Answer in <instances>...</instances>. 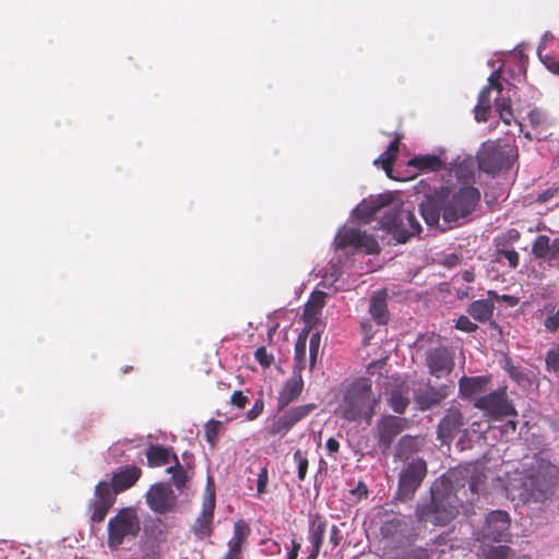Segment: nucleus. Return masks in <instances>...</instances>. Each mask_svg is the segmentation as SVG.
Segmentation results:
<instances>
[{
    "label": "nucleus",
    "instance_id": "ea45409f",
    "mask_svg": "<svg viewBox=\"0 0 559 559\" xmlns=\"http://www.w3.org/2000/svg\"><path fill=\"white\" fill-rule=\"evenodd\" d=\"M408 404H409V400L406 396H404V394L402 392H400V391L391 392V395L389 399V405L395 413L404 414Z\"/></svg>",
    "mask_w": 559,
    "mask_h": 559
},
{
    "label": "nucleus",
    "instance_id": "0eeeda50",
    "mask_svg": "<svg viewBox=\"0 0 559 559\" xmlns=\"http://www.w3.org/2000/svg\"><path fill=\"white\" fill-rule=\"evenodd\" d=\"M427 475V464L423 459L413 460L400 473L395 499L409 501L414 498Z\"/></svg>",
    "mask_w": 559,
    "mask_h": 559
},
{
    "label": "nucleus",
    "instance_id": "a211bd4d",
    "mask_svg": "<svg viewBox=\"0 0 559 559\" xmlns=\"http://www.w3.org/2000/svg\"><path fill=\"white\" fill-rule=\"evenodd\" d=\"M464 425V417L460 408L450 407L438 425V439L442 442L452 440Z\"/></svg>",
    "mask_w": 559,
    "mask_h": 559
},
{
    "label": "nucleus",
    "instance_id": "6e6552de",
    "mask_svg": "<svg viewBox=\"0 0 559 559\" xmlns=\"http://www.w3.org/2000/svg\"><path fill=\"white\" fill-rule=\"evenodd\" d=\"M514 150L509 145L487 144L478 154L479 168L488 174H497L511 168Z\"/></svg>",
    "mask_w": 559,
    "mask_h": 559
},
{
    "label": "nucleus",
    "instance_id": "603ef678",
    "mask_svg": "<svg viewBox=\"0 0 559 559\" xmlns=\"http://www.w3.org/2000/svg\"><path fill=\"white\" fill-rule=\"evenodd\" d=\"M247 402L248 397L243 394L242 391L237 390L230 396V404L237 408H245Z\"/></svg>",
    "mask_w": 559,
    "mask_h": 559
},
{
    "label": "nucleus",
    "instance_id": "5701e85b",
    "mask_svg": "<svg viewBox=\"0 0 559 559\" xmlns=\"http://www.w3.org/2000/svg\"><path fill=\"white\" fill-rule=\"evenodd\" d=\"M388 293L385 289L372 294L369 305V313L378 324H386L389 310L386 305Z\"/></svg>",
    "mask_w": 559,
    "mask_h": 559
},
{
    "label": "nucleus",
    "instance_id": "09e8293b",
    "mask_svg": "<svg viewBox=\"0 0 559 559\" xmlns=\"http://www.w3.org/2000/svg\"><path fill=\"white\" fill-rule=\"evenodd\" d=\"M486 476L484 473H475L469 480V490L473 493H478L485 486Z\"/></svg>",
    "mask_w": 559,
    "mask_h": 559
},
{
    "label": "nucleus",
    "instance_id": "9d476101",
    "mask_svg": "<svg viewBox=\"0 0 559 559\" xmlns=\"http://www.w3.org/2000/svg\"><path fill=\"white\" fill-rule=\"evenodd\" d=\"M334 245L336 249L353 247L367 254L380 252V246L374 236L354 227L341 228L334 238Z\"/></svg>",
    "mask_w": 559,
    "mask_h": 559
},
{
    "label": "nucleus",
    "instance_id": "ddd939ff",
    "mask_svg": "<svg viewBox=\"0 0 559 559\" xmlns=\"http://www.w3.org/2000/svg\"><path fill=\"white\" fill-rule=\"evenodd\" d=\"M318 407L314 403L294 406L286 409L278 418H276L269 430L271 436H284L295 425L307 418Z\"/></svg>",
    "mask_w": 559,
    "mask_h": 559
},
{
    "label": "nucleus",
    "instance_id": "8fccbe9b",
    "mask_svg": "<svg viewBox=\"0 0 559 559\" xmlns=\"http://www.w3.org/2000/svg\"><path fill=\"white\" fill-rule=\"evenodd\" d=\"M528 121L533 127H545L546 116L540 109H533L528 112Z\"/></svg>",
    "mask_w": 559,
    "mask_h": 559
},
{
    "label": "nucleus",
    "instance_id": "37998d69",
    "mask_svg": "<svg viewBox=\"0 0 559 559\" xmlns=\"http://www.w3.org/2000/svg\"><path fill=\"white\" fill-rule=\"evenodd\" d=\"M321 342V335L319 332L313 333L310 336V343H309V364L310 368L312 369L316 365L317 357L319 354V347Z\"/></svg>",
    "mask_w": 559,
    "mask_h": 559
},
{
    "label": "nucleus",
    "instance_id": "f3484780",
    "mask_svg": "<svg viewBox=\"0 0 559 559\" xmlns=\"http://www.w3.org/2000/svg\"><path fill=\"white\" fill-rule=\"evenodd\" d=\"M426 360L430 373L437 378L450 374L454 368L453 357L447 347L429 350Z\"/></svg>",
    "mask_w": 559,
    "mask_h": 559
},
{
    "label": "nucleus",
    "instance_id": "cd10ccee",
    "mask_svg": "<svg viewBox=\"0 0 559 559\" xmlns=\"http://www.w3.org/2000/svg\"><path fill=\"white\" fill-rule=\"evenodd\" d=\"M325 297L326 294L324 292H317L311 295L304 309V319L307 323L310 324L318 319L325 305Z\"/></svg>",
    "mask_w": 559,
    "mask_h": 559
},
{
    "label": "nucleus",
    "instance_id": "dca6fc26",
    "mask_svg": "<svg viewBox=\"0 0 559 559\" xmlns=\"http://www.w3.org/2000/svg\"><path fill=\"white\" fill-rule=\"evenodd\" d=\"M215 501V492L213 490L204 497L202 511L192 526V532L199 539L210 537L213 533Z\"/></svg>",
    "mask_w": 559,
    "mask_h": 559
},
{
    "label": "nucleus",
    "instance_id": "a19ab883",
    "mask_svg": "<svg viewBox=\"0 0 559 559\" xmlns=\"http://www.w3.org/2000/svg\"><path fill=\"white\" fill-rule=\"evenodd\" d=\"M294 461L297 464V476H298V479L302 481L306 478V475H307V472H308V466H309V461H308V457H307V453L301 451L300 449H297L294 452Z\"/></svg>",
    "mask_w": 559,
    "mask_h": 559
},
{
    "label": "nucleus",
    "instance_id": "e2e57ef3",
    "mask_svg": "<svg viewBox=\"0 0 559 559\" xmlns=\"http://www.w3.org/2000/svg\"><path fill=\"white\" fill-rule=\"evenodd\" d=\"M300 548H301L300 543H298L297 540L293 539V542H292V549L290 550L299 554Z\"/></svg>",
    "mask_w": 559,
    "mask_h": 559
},
{
    "label": "nucleus",
    "instance_id": "774afa93",
    "mask_svg": "<svg viewBox=\"0 0 559 559\" xmlns=\"http://www.w3.org/2000/svg\"><path fill=\"white\" fill-rule=\"evenodd\" d=\"M362 484H359V486L356 488V490L362 491Z\"/></svg>",
    "mask_w": 559,
    "mask_h": 559
},
{
    "label": "nucleus",
    "instance_id": "de8ad7c7",
    "mask_svg": "<svg viewBox=\"0 0 559 559\" xmlns=\"http://www.w3.org/2000/svg\"><path fill=\"white\" fill-rule=\"evenodd\" d=\"M455 328L466 333H473L478 329V325L469 320L466 316H461L455 323Z\"/></svg>",
    "mask_w": 559,
    "mask_h": 559
},
{
    "label": "nucleus",
    "instance_id": "a878e982",
    "mask_svg": "<svg viewBox=\"0 0 559 559\" xmlns=\"http://www.w3.org/2000/svg\"><path fill=\"white\" fill-rule=\"evenodd\" d=\"M495 310V304L490 299H479L473 301L468 308L467 313L478 322H487L491 319Z\"/></svg>",
    "mask_w": 559,
    "mask_h": 559
},
{
    "label": "nucleus",
    "instance_id": "39448f33",
    "mask_svg": "<svg viewBox=\"0 0 559 559\" xmlns=\"http://www.w3.org/2000/svg\"><path fill=\"white\" fill-rule=\"evenodd\" d=\"M559 476V468L549 461L539 459L523 478V495L535 501L552 495Z\"/></svg>",
    "mask_w": 559,
    "mask_h": 559
},
{
    "label": "nucleus",
    "instance_id": "412c9836",
    "mask_svg": "<svg viewBox=\"0 0 559 559\" xmlns=\"http://www.w3.org/2000/svg\"><path fill=\"white\" fill-rule=\"evenodd\" d=\"M532 254L536 259L546 260L549 265H555V261L559 260V237L550 242L547 235L537 236L532 245Z\"/></svg>",
    "mask_w": 559,
    "mask_h": 559
},
{
    "label": "nucleus",
    "instance_id": "c9c22d12",
    "mask_svg": "<svg viewBox=\"0 0 559 559\" xmlns=\"http://www.w3.org/2000/svg\"><path fill=\"white\" fill-rule=\"evenodd\" d=\"M251 530L245 520H238L234 523L233 536L229 542L245 545L250 536Z\"/></svg>",
    "mask_w": 559,
    "mask_h": 559
},
{
    "label": "nucleus",
    "instance_id": "b1692460",
    "mask_svg": "<svg viewBox=\"0 0 559 559\" xmlns=\"http://www.w3.org/2000/svg\"><path fill=\"white\" fill-rule=\"evenodd\" d=\"M448 395L447 386L435 388L428 385L416 395V403L420 411L430 409L432 406L438 405Z\"/></svg>",
    "mask_w": 559,
    "mask_h": 559
},
{
    "label": "nucleus",
    "instance_id": "423d86ee",
    "mask_svg": "<svg viewBox=\"0 0 559 559\" xmlns=\"http://www.w3.org/2000/svg\"><path fill=\"white\" fill-rule=\"evenodd\" d=\"M141 530V521L133 508H122L109 519L107 524V545L110 550H117L124 540L134 539Z\"/></svg>",
    "mask_w": 559,
    "mask_h": 559
},
{
    "label": "nucleus",
    "instance_id": "a18cd8bd",
    "mask_svg": "<svg viewBox=\"0 0 559 559\" xmlns=\"http://www.w3.org/2000/svg\"><path fill=\"white\" fill-rule=\"evenodd\" d=\"M267 484H269V469L267 466H263L257 479V496L261 497L267 492Z\"/></svg>",
    "mask_w": 559,
    "mask_h": 559
},
{
    "label": "nucleus",
    "instance_id": "f257e3e1",
    "mask_svg": "<svg viewBox=\"0 0 559 559\" xmlns=\"http://www.w3.org/2000/svg\"><path fill=\"white\" fill-rule=\"evenodd\" d=\"M480 200V192L472 186L440 187L425 197L419 210L428 226H437L440 217L455 223L468 216Z\"/></svg>",
    "mask_w": 559,
    "mask_h": 559
},
{
    "label": "nucleus",
    "instance_id": "680f3d73",
    "mask_svg": "<svg viewBox=\"0 0 559 559\" xmlns=\"http://www.w3.org/2000/svg\"><path fill=\"white\" fill-rule=\"evenodd\" d=\"M462 278L464 282L466 283H472L474 282L475 280V273L474 271L472 270H465L463 273H462Z\"/></svg>",
    "mask_w": 559,
    "mask_h": 559
},
{
    "label": "nucleus",
    "instance_id": "4c0bfd02",
    "mask_svg": "<svg viewBox=\"0 0 559 559\" xmlns=\"http://www.w3.org/2000/svg\"><path fill=\"white\" fill-rule=\"evenodd\" d=\"M415 451L416 438L405 435L397 442L395 456L399 459H407Z\"/></svg>",
    "mask_w": 559,
    "mask_h": 559
},
{
    "label": "nucleus",
    "instance_id": "393cba45",
    "mask_svg": "<svg viewBox=\"0 0 559 559\" xmlns=\"http://www.w3.org/2000/svg\"><path fill=\"white\" fill-rule=\"evenodd\" d=\"M488 383L485 377H462L459 381V391L463 399H471L485 390Z\"/></svg>",
    "mask_w": 559,
    "mask_h": 559
},
{
    "label": "nucleus",
    "instance_id": "6ab92c4d",
    "mask_svg": "<svg viewBox=\"0 0 559 559\" xmlns=\"http://www.w3.org/2000/svg\"><path fill=\"white\" fill-rule=\"evenodd\" d=\"M141 476L142 469L140 467L127 465L114 473L108 484L110 485L112 493L116 496L133 487Z\"/></svg>",
    "mask_w": 559,
    "mask_h": 559
},
{
    "label": "nucleus",
    "instance_id": "bf43d9fd",
    "mask_svg": "<svg viewBox=\"0 0 559 559\" xmlns=\"http://www.w3.org/2000/svg\"><path fill=\"white\" fill-rule=\"evenodd\" d=\"M325 447L330 455L336 454L340 451V442L335 438H329Z\"/></svg>",
    "mask_w": 559,
    "mask_h": 559
},
{
    "label": "nucleus",
    "instance_id": "20e7f679",
    "mask_svg": "<svg viewBox=\"0 0 559 559\" xmlns=\"http://www.w3.org/2000/svg\"><path fill=\"white\" fill-rule=\"evenodd\" d=\"M380 226L390 234L397 243H405L423 230L415 213L403 204H393L384 212Z\"/></svg>",
    "mask_w": 559,
    "mask_h": 559
},
{
    "label": "nucleus",
    "instance_id": "bb28decb",
    "mask_svg": "<svg viewBox=\"0 0 559 559\" xmlns=\"http://www.w3.org/2000/svg\"><path fill=\"white\" fill-rule=\"evenodd\" d=\"M496 91L498 95L502 93V83H501V71L496 70L493 71L490 76L488 78L487 85L480 91L478 95V102L477 104L488 106L491 108V97L490 93L491 91Z\"/></svg>",
    "mask_w": 559,
    "mask_h": 559
},
{
    "label": "nucleus",
    "instance_id": "1a4fd4ad",
    "mask_svg": "<svg viewBox=\"0 0 559 559\" xmlns=\"http://www.w3.org/2000/svg\"><path fill=\"white\" fill-rule=\"evenodd\" d=\"M473 405L492 419H501L503 417L518 415L514 405L508 399L506 388H500L476 399Z\"/></svg>",
    "mask_w": 559,
    "mask_h": 559
},
{
    "label": "nucleus",
    "instance_id": "2eb2a0df",
    "mask_svg": "<svg viewBox=\"0 0 559 559\" xmlns=\"http://www.w3.org/2000/svg\"><path fill=\"white\" fill-rule=\"evenodd\" d=\"M510 516L508 512L495 510L487 514L486 522L483 527V537L493 542L502 540L510 528Z\"/></svg>",
    "mask_w": 559,
    "mask_h": 559
},
{
    "label": "nucleus",
    "instance_id": "f8f14e48",
    "mask_svg": "<svg viewBox=\"0 0 559 559\" xmlns=\"http://www.w3.org/2000/svg\"><path fill=\"white\" fill-rule=\"evenodd\" d=\"M147 507L158 514L171 512L177 504V497L167 483L153 484L145 495Z\"/></svg>",
    "mask_w": 559,
    "mask_h": 559
},
{
    "label": "nucleus",
    "instance_id": "3c124183",
    "mask_svg": "<svg viewBox=\"0 0 559 559\" xmlns=\"http://www.w3.org/2000/svg\"><path fill=\"white\" fill-rule=\"evenodd\" d=\"M228 551L225 554L223 559H242V545L228 542Z\"/></svg>",
    "mask_w": 559,
    "mask_h": 559
},
{
    "label": "nucleus",
    "instance_id": "72a5a7b5",
    "mask_svg": "<svg viewBox=\"0 0 559 559\" xmlns=\"http://www.w3.org/2000/svg\"><path fill=\"white\" fill-rule=\"evenodd\" d=\"M512 555V549L506 545L484 546L478 554V559H509Z\"/></svg>",
    "mask_w": 559,
    "mask_h": 559
},
{
    "label": "nucleus",
    "instance_id": "4d7b16f0",
    "mask_svg": "<svg viewBox=\"0 0 559 559\" xmlns=\"http://www.w3.org/2000/svg\"><path fill=\"white\" fill-rule=\"evenodd\" d=\"M429 558H430V552L425 548L413 549L408 555V559H429Z\"/></svg>",
    "mask_w": 559,
    "mask_h": 559
},
{
    "label": "nucleus",
    "instance_id": "f704fd0d",
    "mask_svg": "<svg viewBox=\"0 0 559 559\" xmlns=\"http://www.w3.org/2000/svg\"><path fill=\"white\" fill-rule=\"evenodd\" d=\"M495 246H496L498 259L504 258L508 260L510 267H512V269L518 267L519 262H520V255H519L518 251H515L514 249H507L504 247V241H502L500 238L495 239Z\"/></svg>",
    "mask_w": 559,
    "mask_h": 559
},
{
    "label": "nucleus",
    "instance_id": "338daca9",
    "mask_svg": "<svg viewBox=\"0 0 559 559\" xmlns=\"http://www.w3.org/2000/svg\"><path fill=\"white\" fill-rule=\"evenodd\" d=\"M130 370H132V367L127 366V367H124V368L122 369V372H123V373H127V372H129Z\"/></svg>",
    "mask_w": 559,
    "mask_h": 559
},
{
    "label": "nucleus",
    "instance_id": "13d9d810",
    "mask_svg": "<svg viewBox=\"0 0 559 559\" xmlns=\"http://www.w3.org/2000/svg\"><path fill=\"white\" fill-rule=\"evenodd\" d=\"M518 423L514 419H509L501 428V433L504 436L513 435L516 430Z\"/></svg>",
    "mask_w": 559,
    "mask_h": 559
},
{
    "label": "nucleus",
    "instance_id": "7c9ffc66",
    "mask_svg": "<svg viewBox=\"0 0 559 559\" xmlns=\"http://www.w3.org/2000/svg\"><path fill=\"white\" fill-rule=\"evenodd\" d=\"M307 336L308 331H302V333L299 334L296 343H295V365L293 372L300 373L306 368V353H307Z\"/></svg>",
    "mask_w": 559,
    "mask_h": 559
},
{
    "label": "nucleus",
    "instance_id": "9b49d317",
    "mask_svg": "<svg viewBox=\"0 0 559 559\" xmlns=\"http://www.w3.org/2000/svg\"><path fill=\"white\" fill-rule=\"evenodd\" d=\"M409 421L404 417H397L393 415L382 416L376 426V436L378 445L382 453H386L394 441V439L406 428H408Z\"/></svg>",
    "mask_w": 559,
    "mask_h": 559
},
{
    "label": "nucleus",
    "instance_id": "5fc2aeb1",
    "mask_svg": "<svg viewBox=\"0 0 559 559\" xmlns=\"http://www.w3.org/2000/svg\"><path fill=\"white\" fill-rule=\"evenodd\" d=\"M263 408H264V404H263V401L262 400H257L254 402V404L252 405V407L247 412V418L249 420H254L255 418H258L262 412H263Z\"/></svg>",
    "mask_w": 559,
    "mask_h": 559
},
{
    "label": "nucleus",
    "instance_id": "6e6d98bb",
    "mask_svg": "<svg viewBox=\"0 0 559 559\" xmlns=\"http://www.w3.org/2000/svg\"><path fill=\"white\" fill-rule=\"evenodd\" d=\"M558 191H559V186L550 187V188L546 189L545 191H543L542 193L538 194L537 202L545 203V202L549 201L558 193Z\"/></svg>",
    "mask_w": 559,
    "mask_h": 559
},
{
    "label": "nucleus",
    "instance_id": "4468645a",
    "mask_svg": "<svg viewBox=\"0 0 559 559\" xmlns=\"http://www.w3.org/2000/svg\"><path fill=\"white\" fill-rule=\"evenodd\" d=\"M94 499L90 501L87 509L90 520L94 523H100L107 516L108 511L116 502V497L107 481H99L95 486Z\"/></svg>",
    "mask_w": 559,
    "mask_h": 559
},
{
    "label": "nucleus",
    "instance_id": "4be33fe9",
    "mask_svg": "<svg viewBox=\"0 0 559 559\" xmlns=\"http://www.w3.org/2000/svg\"><path fill=\"white\" fill-rule=\"evenodd\" d=\"M390 203L391 195L389 194H381L374 198H369L360 202L355 207L353 214L357 219L368 223L378 211L384 206L390 205Z\"/></svg>",
    "mask_w": 559,
    "mask_h": 559
},
{
    "label": "nucleus",
    "instance_id": "69168bd1",
    "mask_svg": "<svg viewBox=\"0 0 559 559\" xmlns=\"http://www.w3.org/2000/svg\"><path fill=\"white\" fill-rule=\"evenodd\" d=\"M297 557H298L297 552L289 550L286 559H297Z\"/></svg>",
    "mask_w": 559,
    "mask_h": 559
},
{
    "label": "nucleus",
    "instance_id": "c85d7f7f",
    "mask_svg": "<svg viewBox=\"0 0 559 559\" xmlns=\"http://www.w3.org/2000/svg\"><path fill=\"white\" fill-rule=\"evenodd\" d=\"M408 166L420 171H438L443 167V160L437 155H417L408 160Z\"/></svg>",
    "mask_w": 559,
    "mask_h": 559
},
{
    "label": "nucleus",
    "instance_id": "c756f323",
    "mask_svg": "<svg viewBox=\"0 0 559 559\" xmlns=\"http://www.w3.org/2000/svg\"><path fill=\"white\" fill-rule=\"evenodd\" d=\"M402 135L396 134L394 140L388 145L386 150L374 160L380 164L385 171H390L396 159Z\"/></svg>",
    "mask_w": 559,
    "mask_h": 559
},
{
    "label": "nucleus",
    "instance_id": "2f4dec72",
    "mask_svg": "<svg viewBox=\"0 0 559 559\" xmlns=\"http://www.w3.org/2000/svg\"><path fill=\"white\" fill-rule=\"evenodd\" d=\"M146 459L150 467H159L168 464L170 453L162 445H150L146 449Z\"/></svg>",
    "mask_w": 559,
    "mask_h": 559
},
{
    "label": "nucleus",
    "instance_id": "c03bdc74",
    "mask_svg": "<svg viewBox=\"0 0 559 559\" xmlns=\"http://www.w3.org/2000/svg\"><path fill=\"white\" fill-rule=\"evenodd\" d=\"M546 369L550 372L557 373L559 371V347L550 348L546 353Z\"/></svg>",
    "mask_w": 559,
    "mask_h": 559
},
{
    "label": "nucleus",
    "instance_id": "aec40b11",
    "mask_svg": "<svg viewBox=\"0 0 559 559\" xmlns=\"http://www.w3.org/2000/svg\"><path fill=\"white\" fill-rule=\"evenodd\" d=\"M304 390L302 374L293 372L292 377L287 379L278 392L277 409L284 411L289 404L295 402Z\"/></svg>",
    "mask_w": 559,
    "mask_h": 559
},
{
    "label": "nucleus",
    "instance_id": "7ed1b4c3",
    "mask_svg": "<svg viewBox=\"0 0 559 559\" xmlns=\"http://www.w3.org/2000/svg\"><path fill=\"white\" fill-rule=\"evenodd\" d=\"M378 403L379 397L372 393L371 380L359 378L346 390L338 412L342 418L348 421L365 419L367 424H370Z\"/></svg>",
    "mask_w": 559,
    "mask_h": 559
},
{
    "label": "nucleus",
    "instance_id": "79ce46f5",
    "mask_svg": "<svg viewBox=\"0 0 559 559\" xmlns=\"http://www.w3.org/2000/svg\"><path fill=\"white\" fill-rule=\"evenodd\" d=\"M222 428V423L211 419L205 424V438L211 445H215Z\"/></svg>",
    "mask_w": 559,
    "mask_h": 559
},
{
    "label": "nucleus",
    "instance_id": "e433bc0d",
    "mask_svg": "<svg viewBox=\"0 0 559 559\" xmlns=\"http://www.w3.org/2000/svg\"><path fill=\"white\" fill-rule=\"evenodd\" d=\"M175 465L167 468V473L171 474L174 485L180 489L186 486L188 481L187 472L180 465L178 456L173 454Z\"/></svg>",
    "mask_w": 559,
    "mask_h": 559
},
{
    "label": "nucleus",
    "instance_id": "0e129e2a",
    "mask_svg": "<svg viewBox=\"0 0 559 559\" xmlns=\"http://www.w3.org/2000/svg\"><path fill=\"white\" fill-rule=\"evenodd\" d=\"M547 68L552 71L554 73L559 74V61L554 64H547Z\"/></svg>",
    "mask_w": 559,
    "mask_h": 559
},
{
    "label": "nucleus",
    "instance_id": "49530a36",
    "mask_svg": "<svg viewBox=\"0 0 559 559\" xmlns=\"http://www.w3.org/2000/svg\"><path fill=\"white\" fill-rule=\"evenodd\" d=\"M254 358L262 367H270L274 361L273 355L269 354L264 346L254 352Z\"/></svg>",
    "mask_w": 559,
    "mask_h": 559
},
{
    "label": "nucleus",
    "instance_id": "052dcab7",
    "mask_svg": "<svg viewBox=\"0 0 559 559\" xmlns=\"http://www.w3.org/2000/svg\"><path fill=\"white\" fill-rule=\"evenodd\" d=\"M521 235L519 230L516 229H510L506 237H499L502 241H504V247H507L508 241H518L520 239Z\"/></svg>",
    "mask_w": 559,
    "mask_h": 559
},
{
    "label": "nucleus",
    "instance_id": "58836bf2",
    "mask_svg": "<svg viewBox=\"0 0 559 559\" xmlns=\"http://www.w3.org/2000/svg\"><path fill=\"white\" fill-rule=\"evenodd\" d=\"M496 108L500 119L510 126L514 119L510 98H496Z\"/></svg>",
    "mask_w": 559,
    "mask_h": 559
},
{
    "label": "nucleus",
    "instance_id": "473e14b6",
    "mask_svg": "<svg viewBox=\"0 0 559 559\" xmlns=\"http://www.w3.org/2000/svg\"><path fill=\"white\" fill-rule=\"evenodd\" d=\"M450 173L453 174L459 181L467 182L475 174L474 160L472 158H464L457 164L452 165Z\"/></svg>",
    "mask_w": 559,
    "mask_h": 559
},
{
    "label": "nucleus",
    "instance_id": "864d4df0",
    "mask_svg": "<svg viewBox=\"0 0 559 559\" xmlns=\"http://www.w3.org/2000/svg\"><path fill=\"white\" fill-rule=\"evenodd\" d=\"M491 108L488 106L476 104L474 108L475 119L478 122H486L489 118Z\"/></svg>",
    "mask_w": 559,
    "mask_h": 559
},
{
    "label": "nucleus",
    "instance_id": "f03ea898",
    "mask_svg": "<svg viewBox=\"0 0 559 559\" xmlns=\"http://www.w3.org/2000/svg\"><path fill=\"white\" fill-rule=\"evenodd\" d=\"M454 473L443 475L433 483L430 501L416 507L418 522L445 526L456 518L463 501L454 490Z\"/></svg>",
    "mask_w": 559,
    "mask_h": 559
}]
</instances>
